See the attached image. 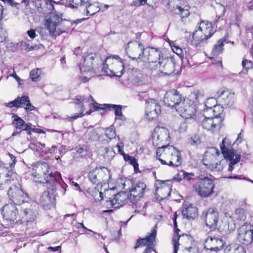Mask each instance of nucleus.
Returning <instances> with one entry per match:
<instances>
[{
  "label": "nucleus",
  "mask_w": 253,
  "mask_h": 253,
  "mask_svg": "<svg viewBox=\"0 0 253 253\" xmlns=\"http://www.w3.org/2000/svg\"><path fill=\"white\" fill-rule=\"evenodd\" d=\"M0 170L4 176L2 187L5 189L8 188L7 195L10 201L19 207L31 201L28 194L22 188L12 170L5 167L0 168Z\"/></svg>",
  "instance_id": "1"
},
{
  "label": "nucleus",
  "mask_w": 253,
  "mask_h": 253,
  "mask_svg": "<svg viewBox=\"0 0 253 253\" xmlns=\"http://www.w3.org/2000/svg\"><path fill=\"white\" fill-rule=\"evenodd\" d=\"M32 175L37 178L38 182L50 184L49 189L53 191L59 186L58 181L60 178L59 172L53 173L46 162H38L33 169Z\"/></svg>",
  "instance_id": "2"
},
{
  "label": "nucleus",
  "mask_w": 253,
  "mask_h": 253,
  "mask_svg": "<svg viewBox=\"0 0 253 253\" xmlns=\"http://www.w3.org/2000/svg\"><path fill=\"white\" fill-rule=\"evenodd\" d=\"M156 157L163 165L176 167L181 164L180 152L172 145L159 147L156 152Z\"/></svg>",
  "instance_id": "3"
},
{
  "label": "nucleus",
  "mask_w": 253,
  "mask_h": 253,
  "mask_svg": "<svg viewBox=\"0 0 253 253\" xmlns=\"http://www.w3.org/2000/svg\"><path fill=\"white\" fill-rule=\"evenodd\" d=\"M71 25L70 21L63 19L57 14L54 13H50V17L45 23L46 29L52 36L68 32Z\"/></svg>",
  "instance_id": "4"
},
{
  "label": "nucleus",
  "mask_w": 253,
  "mask_h": 253,
  "mask_svg": "<svg viewBox=\"0 0 253 253\" xmlns=\"http://www.w3.org/2000/svg\"><path fill=\"white\" fill-rule=\"evenodd\" d=\"M213 34L211 23L207 21H202L200 23L198 30L193 33V40L190 41V44L197 46L199 44L204 43Z\"/></svg>",
  "instance_id": "5"
},
{
  "label": "nucleus",
  "mask_w": 253,
  "mask_h": 253,
  "mask_svg": "<svg viewBox=\"0 0 253 253\" xmlns=\"http://www.w3.org/2000/svg\"><path fill=\"white\" fill-rule=\"evenodd\" d=\"M37 204L31 201L19 207L18 216L21 223L33 221L38 214Z\"/></svg>",
  "instance_id": "6"
},
{
  "label": "nucleus",
  "mask_w": 253,
  "mask_h": 253,
  "mask_svg": "<svg viewBox=\"0 0 253 253\" xmlns=\"http://www.w3.org/2000/svg\"><path fill=\"white\" fill-rule=\"evenodd\" d=\"M213 180L204 177L195 183L193 186L194 190L201 197H207L213 193Z\"/></svg>",
  "instance_id": "7"
},
{
  "label": "nucleus",
  "mask_w": 253,
  "mask_h": 253,
  "mask_svg": "<svg viewBox=\"0 0 253 253\" xmlns=\"http://www.w3.org/2000/svg\"><path fill=\"white\" fill-rule=\"evenodd\" d=\"M175 64V58L173 56H167L163 55L152 71L157 73L169 75L174 71Z\"/></svg>",
  "instance_id": "8"
},
{
  "label": "nucleus",
  "mask_w": 253,
  "mask_h": 253,
  "mask_svg": "<svg viewBox=\"0 0 253 253\" xmlns=\"http://www.w3.org/2000/svg\"><path fill=\"white\" fill-rule=\"evenodd\" d=\"M88 178L94 184L102 185L111 178L110 171L105 167L96 168L88 173Z\"/></svg>",
  "instance_id": "9"
},
{
  "label": "nucleus",
  "mask_w": 253,
  "mask_h": 253,
  "mask_svg": "<svg viewBox=\"0 0 253 253\" xmlns=\"http://www.w3.org/2000/svg\"><path fill=\"white\" fill-rule=\"evenodd\" d=\"M146 48L141 42L137 41H130L127 43L126 51L128 56L132 60L141 62Z\"/></svg>",
  "instance_id": "10"
},
{
  "label": "nucleus",
  "mask_w": 253,
  "mask_h": 253,
  "mask_svg": "<svg viewBox=\"0 0 253 253\" xmlns=\"http://www.w3.org/2000/svg\"><path fill=\"white\" fill-rule=\"evenodd\" d=\"M184 101H186V99L176 90L167 92L164 98L165 104L168 107L174 108L176 111H177V107L183 105Z\"/></svg>",
  "instance_id": "11"
},
{
  "label": "nucleus",
  "mask_w": 253,
  "mask_h": 253,
  "mask_svg": "<svg viewBox=\"0 0 253 253\" xmlns=\"http://www.w3.org/2000/svg\"><path fill=\"white\" fill-rule=\"evenodd\" d=\"M163 55L161 51L157 48L146 47L142 61L148 62L149 69L152 71Z\"/></svg>",
  "instance_id": "12"
},
{
  "label": "nucleus",
  "mask_w": 253,
  "mask_h": 253,
  "mask_svg": "<svg viewBox=\"0 0 253 253\" xmlns=\"http://www.w3.org/2000/svg\"><path fill=\"white\" fill-rule=\"evenodd\" d=\"M217 108L213 105V109L211 107H209V110L213 113L214 117H207L202 121V126L207 130L213 131L215 128L220 127L222 122L221 118L219 117L220 113H216L215 110Z\"/></svg>",
  "instance_id": "13"
},
{
  "label": "nucleus",
  "mask_w": 253,
  "mask_h": 253,
  "mask_svg": "<svg viewBox=\"0 0 253 253\" xmlns=\"http://www.w3.org/2000/svg\"><path fill=\"white\" fill-rule=\"evenodd\" d=\"M101 58L96 54L91 53L88 54L84 59L83 65L80 67L81 71L83 72L89 73L90 75L95 73L97 70H99V68L93 65L94 60L99 61Z\"/></svg>",
  "instance_id": "14"
},
{
  "label": "nucleus",
  "mask_w": 253,
  "mask_h": 253,
  "mask_svg": "<svg viewBox=\"0 0 253 253\" xmlns=\"http://www.w3.org/2000/svg\"><path fill=\"white\" fill-rule=\"evenodd\" d=\"M203 215L207 226L213 230L218 229L219 214L216 208H209Z\"/></svg>",
  "instance_id": "15"
},
{
  "label": "nucleus",
  "mask_w": 253,
  "mask_h": 253,
  "mask_svg": "<svg viewBox=\"0 0 253 253\" xmlns=\"http://www.w3.org/2000/svg\"><path fill=\"white\" fill-rule=\"evenodd\" d=\"M216 96L217 101L225 107H230L232 106L235 100V95L234 93L223 88H221L217 91Z\"/></svg>",
  "instance_id": "16"
},
{
  "label": "nucleus",
  "mask_w": 253,
  "mask_h": 253,
  "mask_svg": "<svg viewBox=\"0 0 253 253\" xmlns=\"http://www.w3.org/2000/svg\"><path fill=\"white\" fill-rule=\"evenodd\" d=\"M237 240L243 244L249 245L253 242V231L248 225H243L238 230Z\"/></svg>",
  "instance_id": "17"
},
{
  "label": "nucleus",
  "mask_w": 253,
  "mask_h": 253,
  "mask_svg": "<svg viewBox=\"0 0 253 253\" xmlns=\"http://www.w3.org/2000/svg\"><path fill=\"white\" fill-rule=\"evenodd\" d=\"M146 116L147 119L150 121L157 118L158 115L161 113V106L157 101L153 99L146 100Z\"/></svg>",
  "instance_id": "18"
},
{
  "label": "nucleus",
  "mask_w": 253,
  "mask_h": 253,
  "mask_svg": "<svg viewBox=\"0 0 253 253\" xmlns=\"http://www.w3.org/2000/svg\"><path fill=\"white\" fill-rule=\"evenodd\" d=\"M152 143L157 146L160 142L169 141V136L168 129L161 126H157L152 133Z\"/></svg>",
  "instance_id": "19"
},
{
  "label": "nucleus",
  "mask_w": 253,
  "mask_h": 253,
  "mask_svg": "<svg viewBox=\"0 0 253 253\" xmlns=\"http://www.w3.org/2000/svg\"><path fill=\"white\" fill-rule=\"evenodd\" d=\"M226 140V138L223 139L222 144L220 146V149L224 157L228 159L230 161L228 167V171H231L234 169L233 165L236 164L240 161V156L236 155L234 151L232 149H228L225 147Z\"/></svg>",
  "instance_id": "20"
},
{
  "label": "nucleus",
  "mask_w": 253,
  "mask_h": 253,
  "mask_svg": "<svg viewBox=\"0 0 253 253\" xmlns=\"http://www.w3.org/2000/svg\"><path fill=\"white\" fill-rule=\"evenodd\" d=\"M188 101L191 102V100L188 99L186 100V101H184L183 105H181L180 107H177V111L180 115L185 119H191L195 120L196 118V109L192 106L187 105ZM190 104V102H189Z\"/></svg>",
  "instance_id": "21"
},
{
  "label": "nucleus",
  "mask_w": 253,
  "mask_h": 253,
  "mask_svg": "<svg viewBox=\"0 0 253 253\" xmlns=\"http://www.w3.org/2000/svg\"><path fill=\"white\" fill-rule=\"evenodd\" d=\"M146 187V185L143 182L138 181L134 184L129 191V199L132 202L139 200L145 192Z\"/></svg>",
  "instance_id": "22"
},
{
  "label": "nucleus",
  "mask_w": 253,
  "mask_h": 253,
  "mask_svg": "<svg viewBox=\"0 0 253 253\" xmlns=\"http://www.w3.org/2000/svg\"><path fill=\"white\" fill-rule=\"evenodd\" d=\"M224 246V242L222 239L215 237H208L205 240L204 247L208 250L217 252Z\"/></svg>",
  "instance_id": "23"
},
{
  "label": "nucleus",
  "mask_w": 253,
  "mask_h": 253,
  "mask_svg": "<svg viewBox=\"0 0 253 253\" xmlns=\"http://www.w3.org/2000/svg\"><path fill=\"white\" fill-rule=\"evenodd\" d=\"M19 212V208L12 204L5 205L3 207L2 214L5 219L14 221L17 219V212Z\"/></svg>",
  "instance_id": "24"
},
{
  "label": "nucleus",
  "mask_w": 253,
  "mask_h": 253,
  "mask_svg": "<svg viewBox=\"0 0 253 253\" xmlns=\"http://www.w3.org/2000/svg\"><path fill=\"white\" fill-rule=\"evenodd\" d=\"M91 105L93 106L94 110H98L99 109L102 110H111L113 109L115 112V114L116 116L120 117V119L122 120H126L125 116L123 115L122 112V106L119 105H114V104H104L103 105H101L102 107H98L97 105L93 104V103H91Z\"/></svg>",
  "instance_id": "25"
},
{
  "label": "nucleus",
  "mask_w": 253,
  "mask_h": 253,
  "mask_svg": "<svg viewBox=\"0 0 253 253\" xmlns=\"http://www.w3.org/2000/svg\"><path fill=\"white\" fill-rule=\"evenodd\" d=\"M156 234V230L153 228L149 236L144 238H140L136 241L134 249L136 250L139 247L143 246L153 245L155 241Z\"/></svg>",
  "instance_id": "26"
},
{
  "label": "nucleus",
  "mask_w": 253,
  "mask_h": 253,
  "mask_svg": "<svg viewBox=\"0 0 253 253\" xmlns=\"http://www.w3.org/2000/svg\"><path fill=\"white\" fill-rule=\"evenodd\" d=\"M182 216L187 219H193L198 216V209L191 204L183 205Z\"/></svg>",
  "instance_id": "27"
},
{
  "label": "nucleus",
  "mask_w": 253,
  "mask_h": 253,
  "mask_svg": "<svg viewBox=\"0 0 253 253\" xmlns=\"http://www.w3.org/2000/svg\"><path fill=\"white\" fill-rule=\"evenodd\" d=\"M109 73H105L111 77H121L124 73V64L121 59L119 61H115V65L111 66L108 70Z\"/></svg>",
  "instance_id": "28"
},
{
  "label": "nucleus",
  "mask_w": 253,
  "mask_h": 253,
  "mask_svg": "<svg viewBox=\"0 0 253 253\" xmlns=\"http://www.w3.org/2000/svg\"><path fill=\"white\" fill-rule=\"evenodd\" d=\"M126 200V195L123 192H120L114 195V197L110 200L107 201L106 206H111L116 209L122 206Z\"/></svg>",
  "instance_id": "29"
},
{
  "label": "nucleus",
  "mask_w": 253,
  "mask_h": 253,
  "mask_svg": "<svg viewBox=\"0 0 253 253\" xmlns=\"http://www.w3.org/2000/svg\"><path fill=\"white\" fill-rule=\"evenodd\" d=\"M120 59L119 56L116 55L108 56L106 58L105 62L100 60L99 64L102 66V67H100L101 71L105 73H109L108 70L111 68V66H114L115 61H119Z\"/></svg>",
  "instance_id": "30"
},
{
  "label": "nucleus",
  "mask_w": 253,
  "mask_h": 253,
  "mask_svg": "<svg viewBox=\"0 0 253 253\" xmlns=\"http://www.w3.org/2000/svg\"><path fill=\"white\" fill-rule=\"evenodd\" d=\"M84 7V11L86 12V15H93L100 10L102 7H100L99 3L98 2L89 3L88 0L86 1Z\"/></svg>",
  "instance_id": "31"
},
{
  "label": "nucleus",
  "mask_w": 253,
  "mask_h": 253,
  "mask_svg": "<svg viewBox=\"0 0 253 253\" xmlns=\"http://www.w3.org/2000/svg\"><path fill=\"white\" fill-rule=\"evenodd\" d=\"M190 97L192 98H194L196 102L198 103L205 102V101L207 100V98L205 97L204 92L202 90H196L193 91ZM210 101H215V100L213 98H209L207 99V102L205 104V106H207V103H209Z\"/></svg>",
  "instance_id": "32"
},
{
  "label": "nucleus",
  "mask_w": 253,
  "mask_h": 253,
  "mask_svg": "<svg viewBox=\"0 0 253 253\" xmlns=\"http://www.w3.org/2000/svg\"><path fill=\"white\" fill-rule=\"evenodd\" d=\"M52 201V194L48 191H44L40 197V203L44 207H48Z\"/></svg>",
  "instance_id": "33"
},
{
  "label": "nucleus",
  "mask_w": 253,
  "mask_h": 253,
  "mask_svg": "<svg viewBox=\"0 0 253 253\" xmlns=\"http://www.w3.org/2000/svg\"><path fill=\"white\" fill-rule=\"evenodd\" d=\"M225 40L221 39L218 41L214 45L211 52L213 56H217L222 52L224 45L223 42Z\"/></svg>",
  "instance_id": "34"
},
{
  "label": "nucleus",
  "mask_w": 253,
  "mask_h": 253,
  "mask_svg": "<svg viewBox=\"0 0 253 253\" xmlns=\"http://www.w3.org/2000/svg\"><path fill=\"white\" fill-rule=\"evenodd\" d=\"M193 176H194V174L193 172L188 173L182 170L177 174V177L174 178V180L180 181L183 179L189 181L191 180Z\"/></svg>",
  "instance_id": "35"
},
{
  "label": "nucleus",
  "mask_w": 253,
  "mask_h": 253,
  "mask_svg": "<svg viewBox=\"0 0 253 253\" xmlns=\"http://www.w3.org/2000/svg\"><path fill=\"white\" fill-rule=\"evenodd\" d=\"M103 156L107 161H110L114 157L115 152L112 148L104 147L102 148Z\"/></svg>",
  "instance_id": "36"
},
{
  "label": "nucleus",
  "mask_w": 253,
  "mask_h": 253,
  "mask_svg": "<svg viewBox=\"0 0 253 253\" xmlns=\"http://www.w3.org/2000/svg\"><path fill=\"white\" fill-rule=\"evenodd\" d=\"M173 12L174 13L179 15L181 19L187 17L189 15V12L188 9H184L179 6H177L174 8Z\"/></svg>",
  "instance_id": "37"
},
{
  "label": "nucleus",
  "mask_w": 253,
  "mask_h": 253,
  "mask_svg": "<svg viewBox=\"0 0 253 253\" xmlns=\"http://www.w3.org/2000/svg\"><path fill=\"white\" fill-rule=\"evenodd\" d=\"M12 118H13V124L15 126L16 129H22L25 125V121L16 115L14 114Z\"/></svg>",
  "instance_id": "38"
},
{
  "label": "nucleus",
  "mask_w": 253,
  "mask_h": 253,
  "mask_svg": "<svg viewBox=\"0 0 253 253\" xmlns=\"http://www.w3.org/2000/svg\"><path fill=\"white\" fill-rule=\"evenodd\" d=\"M204 165L207 166V168L211 170H216L218 171L221 170L223 169L222 166L221 165L220 162L216 163L215 164H206L204 163Z\"/></svg>",
  "instance_id": "39"
},
{
  "label": "nucleus",
  "mask_w": 253,
  "mask_h": 253,
  "mask_svg": "<svg viewBox=\"0 0 253 253\" xmlns=\"http://www.w3.org/2000/svg\"><path fill=\"white\" fill-rule=\"evenodd\" d=\"M188 143L191 145L194 146H197L200 144L201 143V140L199 136L197 134H195L192 136L188 139Z\"/></svg>",
  "instance_id": "40"
},
{
  "label": "nucleus",
  "mask_w": 253,
  "mask_h": 253,
  "mask_svg": "<svg viewBox=\"0 0 253 253\" xmlns=\"http://www.w3.org/2000/svg\"><path fill=\"white\" fill-rule=\"evenodd\" d=\"M88 155L87 151L84 147H77L76 152V156L78 157L85 158Z\"/></svg>",
  "instance_id": "41"
},
{
  "label": "nucleus",
  "mask_w": 253,
  "mask_h": 253,
  "mask_svg": "<svg viewBox=\"0 0 253 253\" xmlns=\"http://www.w3.org/2000/svg\"><path fill=\"white\" fill-rule=\"evenodd\" d=\"M72 3L69 5L72 8H78V6L84 7L85 4L84 0H71Z\"/></svg>",
  "instance_id": "42"
},
{
  "label": "nucleus",
  "mask_w": 253,
  "mask_h": 253,
  "mask_svg": "<svg viewBox=\"0 0 253 253\" xmlns=\"http://www.w3.org/2000/svg\"><path fill=\"white\" fill-rule=\"evenodd\" d=\"M41 70L39 69L33 70L30 73L31 80L33 81H37L41 74Z\"/></svg>",
  "instance_id": "43"
},
{
  "label": "nucleus",
  "mask_w": 253,
  "mask_h": 253,
  "mask_svg": "<svg viewBox=\"0 0 253 253\" xmlns=\"http://www.w3.org/2000/svg\"><path fill=\"white\" fill-rule=\"evenodd\" d=\"M242 65L246 72L250 69L253 68V62L252 61L244 59L242 61Z\"/></svg>",
  "instance_id": "44"
},
{
  "label": "nucleus",
  "mask_w": 253,
  "mask_h": 253,
  "mask_svg": "<svg viewBox=\"0 0 253 253\" xmlns=\"http://www.w3.org/2000/svg\"><path fill=\"white\" fill-rule=\"evenodd\" d=\"M105 134L107 137L110 139H112L116 136L115 131L112 126H110L106 129Z\"/></svg>",
  "instance_id": "45"
},
{
  "label": "nucleus",
  "mask_w": 253,
  "mask_h": 253,
  "mask_svg": "<svg viewBox=\"0 0 253 253\" xmlns=\"http://www.w3.org/2000/svg\"><path fill=\"white\" fill-rule=\"evenodd\" d=\"M124 158L126 161H129L130 163L133 166L134 169H136V167H138V165L136 163V160L133 157L130 156L129 155H124Z\"/></svg>",
  "instance_id": "46"
},
{
  "label": "nucleus",
  "mask_w": 253,
  "mask_h": 253,
  "mask_svg": "<svg viewBox=\"0 0 253 253\" xmlns=\"http://www.w3.org/2000/svg\"><path fill=\"white\" fill-rule=\"evenodd\" d=\"M7 37V34L6 31L0 27V42H4Z\"/></svg>",
  "instance_id": "47"
},
{
  "label": "nucleus",
  "mask_w": 253,
  "mask_h": 253,
  "mask_svg": "<svg viewBox=\"0 0 253 253\" xmlns=\"http://www.w3.org/2000/svg\"><path fill=\"white\" fill-rule=\"evenodd\" d=\"M180 237H177V238H173L172 239V242L173 244V253H177L179 246V244L178 243L177 240Z\"/></svg>",
  "instance_id": "48"
},
{
  "label": "nucleus",
  "mask_w": 253,
  "mask_h": 253,
  "mask_svg": "<svg viewBox=\"0 0 253 253\" xmlns=\"http://www.w3.org/2000/svg\"><path fill=\"white\" fill-rule=\"evenodd\" d=\"M147 0H134L132 2V5L135 6H139L141 5H144L145 3L149 5V4L147 2Z\"/></svg>",
  "instance_id": "49"
},
{
  "label": "nucleus",
  "mask_w": 253,
  "mask_h": 253,
  "mask_svg": "<svg viewBox=\"0 0 253 253\" xmlns=\"http://www.w3.org/2000/svg\"><path fill=\"white\" fill-rule=\"evenodd\" d=\"M44 1L47 5V8L50 11V12L51 13V12L54 9V5L53 4V3L54 2V1L51 0H44Z\"/></svg>",
  "instance_id": "50"
},
{
  "label": "nucleus",
  "mask_w": 253,
  "mask_h": 253,
  "mask_svg": "<svg viewBox=\"0 0 253 253\" xmlns=\"http://www.w3.org/2000/svg\"><path fill=\"white\" fill-rule=\"evenodd\" d=\"M29 97L27 96H22L20 97L19 102L21 103V106H23L24 105H26L27 103L29 102Z\"/></svg>",
  "instance_id": "51"
},
{
  "label": "nucleus",
  "mask_w": 253,
  "mask_h": 253,
  "mask_svg": "<svg viewBox=\"0 0 253 253\" xmlns=\"http://www.w3.org/2000/svg\"><path fill=\"white\" fill-rule=\"evenodd\" d=\"M84 112V106L82 105L80 113L79 114H77V115H74V116L71 117V118L72 119L75 120V119H76L78 118H79L80 117H82V116H84V114H83Z\"/></svg>",
  "instance_id": "52"
},
{
  "label": "nucleus",
  "mask_w": 253,
  "mask_h": 253,
  "mask_svg": "<svg viewBox=\"0 0 253 253\" xmlns=\"http://www.w3.org/2000/svg\"><path fill=\"white\" fill-rule=\"evenodd\" d=\"M187 129V125L185 122H182L179 127V131L180 132H184Z\"/></svg>",
  "instance_id": "53"
},
{
  "label": "nucleus",
  "mask_w": 253,
  "mask_h": 253,
  "mask_svg": "<svg viewBox=\"0 0 253 253\" xmlns=\"http://www.w3.org/2000/svg\"><path fill=\"white\" fill-rule=\"evenodd\" d=\"M26 106V107L25 108V109L27 111L34 110L36 109V108L31 104L30 99L29 100V102L27 103V105Z\"/></svg>",
  "instance_id": "54"
},
{
  "label": "nucleus",
  "mask_w": 253,
  "mask_h": 253,
  "mask_svg": "<svg viewBox=\"0 0 253 253\" xmlns=\"http://www.w3.org/2000/svg\"><path fill=\"white\" fill-rule=\"evenodd\" d=\"M27 34L30 38L33 39L37 36L36 34L35 30L31 29L27 31Z\"/></svg>",
  "instance_id": "55"
},
{
  "label": "nucleus",
  "mask_w": 253,
  "mask_h": 253,
  "mask_svg": "<svg viewBox=\"0 0 253 253\" xmlns=\"http://www.w3.org/2000/svg\"><path fill=\"white\" fill-rule=\"evenodd\" d=\"M32 124H31V123L26 124L25 123V125L23 127V128L22 129V130H24V131H27L29 130H32L33 128L32 127Z\"/></svg>",
  "instance_id": "56"
},
{
  "label": "nucleus",
  "mask_w": 253,
  "mask_h": 253,
  "mask_svg": "<svg viewBox=\"0 0 253 253\" xmlns=\"http://www.w3.org/2000/svg\"><path fill=\"white\" fill-rule=\"evenodd\" d=\"M19 100H20V97H18L17 98H16L15 100H14L13 101L14 104V107H15L17 108H20V107H23V106H21V103H20V102H19Z\"/></svg>",
  "instance_id": "57"
},
{
  "label": "nucleus",
  "mask_w": 253,
  "mask_h": 253,
  "mask_svg": "<svg viewBox=\"0 0 253 253\" xmlns=\"http://www.w3.org/2000/svg\"><path fill=\"white\" fill-rule=\"evenodd\" d=\"M153 245L146 246L147 247L144 251V253H151L153 250Z\"/></svg>",
  "instance_id": "58"
},
{
  "label": "nucleus",
  "mask_w": 253,
  "mask_h": 253,
  "mask_svg": "<svg viewBox=\"0 0 253 253\" xmlns=\"http://www.w3.org/2000/svg\"><path fill=\"white\" fill-rule=\"evenodd\" d=\"M238 212L239 213H241V216H239V218H240V219H243L244 220L245 219V215H244V211L243 209H240L238 211H237L236 214L238 213Z\"/></svg>",
  "instance_id": "59"
},
{
  "label": "nucleus",
  "mask_w": 253,
  "mask_h": 253,
  "mask_svg": "<svg viewBox=\"0 0 253 253\" xmlns=\"http://www.w3.org/2000/svg\"><path fill=\"white\" fill-rule=\"evenodd\" d=\"M9 155L11 158V160H12V163H11L10 165V167H12V166L13 165H15L16 162V158L15 157H14L13 155L12 154H9Z\"/></svg>",
  "instance_id": "60"
},
{
  "label": "nucleus",
  "mask_w": 253,
  "mask_h": 253,
  "mask_svg": "<svg viewBox=\"0 0 253 253\" xmlns=\"http://www.w3.org/2000/svg\"><path fill=\"white\" fill-rule=\"evenodd\" d=\"M61 249V247L60 246H57V247H50L48 248V250L50 251H53V252H56V251H58L60 250Z\"/></svg>",
  "instance_id": "61"
},
{
  "label": "nucleus",
  "mask_w": 253,
  "mask_h": 253,
  "mask_svg": "<svg viewBox=\"0 0 253 253\" xmlns=\"http://www.w3.org/2000/svg\"><path fill=\"white\" fill-rule=\"evenodd\" d=\"M32 131L38 133H44V131L41 129L34 128L32 129Z\"/></svg>",
  "instance_id": "62"
},
{
  "label": "nucleus",
  "mask_w": 253,
  "mask_h": 253,
  "mask_svg": "<svg viewBox=\"0 0 253 253\" xmlns=\"http://www.w3.org/2000/svg\"><path fill=\"white\" fill-rule=\"evenodd\" d=\"M175 50H173V51L175 52L177 54H180L182 52V49L178 47H175Z\"/></svg>",
  "instance_id": "63"
},
{
  "label": "nucleus",
  "mask_w": 253,
  "mask_h": 253,
  "mask_svg": "<svg viewBox=\"0 0 253 253\" xmlns=\"http://www.w3.org/2000/svg\"><path fill=\"white\" fill-rule=\"evenodd\" d=\"M80 50V47H78L75 48L74 51V53L76 55H78L79 54V51Z\"/></svg>",
  "instance_id": "64"
}]
</instances>
